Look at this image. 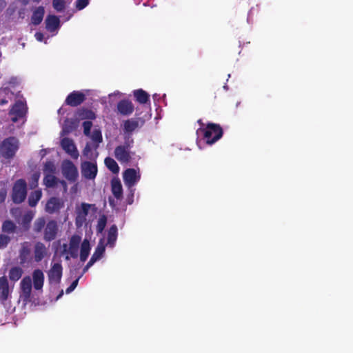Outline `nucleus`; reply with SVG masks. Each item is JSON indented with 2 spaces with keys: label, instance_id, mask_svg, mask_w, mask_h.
I'll return each instance as SVG.
<instances>
[{
  "label": "nucleus",
  "instance_id": "nucleus-47",
  "mask_svg": "<svg viewBox=\"0 0 353 353\" xmlns=\"http://www.w3.org/2000/svg\"><path fill=\"white\" fill-rule=\"evenodd\" d=\"M79 280V277L77 278V279H75L74 281H72V283L70 284V285L68 288H67V289L65 290L66 294H70L76 288V287L78 285Z\"/></svg>",
  "mask_w": 353,
  "mask_h": 353
},
{
  "label": "nucleus",
  "instance_id": "nucleus-32",
  "mask_svg": "<svg viewBox=\"0 0 353 353\" xmlns=\"http://www.w3.org/2000/svg\"><path fill=\"white\" fill-rule=\"evenodd\" d=\"M33 217L34 214L31 211H28L23 215L21 221H19V223L27 230L30 228V224Z\"/></svg>",
  "mask_w": 353,
  "mask_h": 353
},
{
  "label": "nucleus",
  "instance_id": "nucleus-31",
  "mask_svg": "<svg viewBox=\"0 0 353 353\" xmlns=\"http://www.w3.org/2000/svg\"><path fill=\"white\" fill-rule=\"evenodd\" d=\"M2 231L8 234H13L16 232L17 225L11 220H6L2 223Z\"/></svg>",
  "mask_w": 353,
  "mask_h": 353
},
{
  "label": "nucleus",
  "instance_id": "nucleus-33",
  "mask_svg": "<svg viewBox=\"0 0 353 353\" xmlns=\"http://www.w3.org/2000/svg\"><path fill=\"white\" fill-rule=\"evenodd\" d=\"M46 223L44 217L37 218L34 222L33 231L37 234L41 232L42 230H44Z\"/></svg>",
  "mask_w": 353,
  "mask_h": 353
},
{
  "label": "nucleus",
  "instance_id": "nucleus-59",
  "mask_svg": "<svg viewBox=\"0 0 353 353\" xmlns=\"http://www.w3.org/2000/svg\"><path fill=\"white\" fill-rule=\"evenodd\" d=\"M62 294H63V291H61V293H60V294L59 295L58 298H59V296H62Z\"/></svg>",
  "mask_w": 353,
  "mask_h": 353
},
{
  "label": "nucleus",
  "instance_id": "nucleus-58",
  "mask_svg": "<svg viewBox=\"0 0 353 353\" xmlns=\"http://www.w3.org/2000/svg\"><path fill=\"white\" fill-rule=\"evenodd\" d=\"M34 2L39 3L41 0H32Z\"/></svg>",
  "mask_w": 353,
  "mask_h": 353
},
{
  "label": "nucleus",
  "instance_id": "nucleus-16",
  "mask_svg": "<svg viewBox=\"0 0 353 353\" xmlns=\"http://www.w3.org/2000/svg\"><path fill=\"white\" fill-rule=\"evenodd\" d=\"M144 121L141 118H132L127 119L123 123V130L125 134L131 135L136 129L141 127Z\"/></svg>",
  "mask_w": 353,
  "mask_h": 353
},
{
  "label": "nucleus",
  "instance_id": "nucleus-35",
  "mask_svg": "<svg viewBox=\"0 0 353 353\" xmlns=\"http://www.w3.org/2000/svg\"><path fill=\"white\" fill-rule=\"evenodd\" d=\"M92 140L94 142V148L97 150L99 147V143L103 141V137L101 131L99 129H94L92 134L90 136Z\"/></svg>",
  "mask_w": 353,
  "mask_h": 353
},
{
  "label": "nucleus",
  "instance_id": "nucleus-5",
  "mask_svg": "<svg viewBox=\"0 0 353 353\" xmlns=\"http://www.w3.org/2000/svg\"><path fill=\"white\" fill-rule=\"evenodd\" d=\"M63 176L70 182H74L78 178V170L70 160H64L61 165Z\"/></svg>",
  "mask_w": 353,
  "mask_h": 353
},
{
  "label": "nucleus",
  "instance_id": "nucleus-45",
  "mask_svg": "<svg viewBox=\"0 0 353 353\" xmlns=\"http://www.w3.org/2000/svg\"><path fill=\"white\" fill-rule=\"evenodd\" d=\"M89 4V0H77L76 1V8L78 10L84 9Z\"/></svg>",
  "mask_w": 353,
  "mask_h": 353
},
{
  "label": "nucleus",
  "instance_id": "nucleus-56",
  "mask_svg": "<svg viewBox=\"0 0 353 353\" xmlns=\"http://www.w3.org/2000/svg\"><path fill=\"white\" fill-rule=\"evenodd\" d=\"M133 196H134V193H133V192L132 191V193H131V197H132V199H131V201H128V203H129V204H132V201H133L132 197H133Z\"/></svg>",
  "mask_w": 353,
  "mask_h": 353
},
{
  "label": "nucleus",
  "instance_id": "nucleus-18",
  "mask_svg": "<svg viewBox=\"0 0 353 353\" xmlns=\"http://www.w3.org/2000/svg\"><path fill=\"white\" fill-rule=\"evenodd\" d=\"M117 108L118 112L123 116H129L134 110L133 103L128 99H122L119 101L117 103Z\"/></svg>",
  "mask_w": 353,
  "mask_h": 353
},
{
  "label": "nucleus",
  "instance_id": "nucleus-51",
  "mask_svg": "<svg viewBox=\"0 0 353 353\" xmlns=\"http://www.w3.org/2000/svg\"><path fill=\"white\" fill-rule=\"evenodd\" d=\"M95 262L93 261L92 260L90 259V261L88 262V263L86 264V265L84 267L83 270V273H85V272L88 271V270L93 265V264Z\"/></svg>",
  "mask_w": 353,
  "mask_h": 353
},
{
  "label": "nucleus",
  "instance_id": "nucleus-55",
  "mask_svg": "<svg viewBox=\"0 0 353 353\" xmlns=\"http://www.w3.org/2000/svg\"><path fill=\"white\" fill-rule=\"evenodd\" d=\"M197 123L201 125V128H204V123H203L202 119H199L197 121Z\"/></svg>",
  "mask_w": 353,
  "mask_h": 353
},
{
  "label": "nucleus",
  "instance_id": "nucleus-6",
  "mask_svg": "<svg viewBox=\"0 0 353 353\" xmlns=\"http://www.w3.org/2000/svg\"><path fill=\"white\" fill-rule=\"evenodd\" d=\"M59 232V225L55 220H50L46 225L43 230V240L50 242L57 238Z\"/></svg>",
  "mask_w": 353,
  "mask_h": 353
},
{
  "label": "nucleus",
  "instance_id": "nucleus-52",
  "mask_svg": "<svg viewBox=\"0 0 353 353\" xmlns=\"http://www.w3.org/2000/svg\"><path fill=\"white\" fill-rule=\"evenodd\" d=\"M10 212H11L12 215L16 218L17 214L18 213H20V210H19V208H12V209H11Z\"/></svg>",
  "mask_w": 353,
  "mask_h": 353
},
{
  "label": "nucleus",
  "instance_id": "nucleus-17",
  "mask_svg": "<svg viewBox=\"0 0 353 353\" xmlns=\"http://www.w3.org/2000/svg\"><path fill=\"white\" fill-rule=\"evenodd\" d=\"M10 290L8 279L6 276L0 277V302L3 304L10 297Z\"/></svg>",
  "mask_w": 353,
  "mask_h": 353
},
{
  "label": "nucleus",
  "instance_id": "nucleus-1",
  "mask_svg": "<svg viewBox=\"0 0 353 353\" xmlns=\"http://www.w3.org/2000/svg\"><path fill=\"white\" fill-rule=\"evenodd\" d=\"M196 132L202 134L204 140L208 145L216 143L223 134L221 125L214 123H208L205 128H199Z\"/></svg>",
  "mask_w": 353,
  "mask_h": 353
},
{
  "label": "nucleus",
  "instance_id": "nucleus-14",
  "mask_svg": "<svg viewBox=\"0 0 353 353\" xmlns=\"http://www.w3.org/2000/svg\"><path fill=\"white\" fill-rule=\"evenodd\" d=\"M134 154V152H131L121 145H118L114 149V157L121 163H128Z\"/></svg>",
  "mask_w": 353,
  "mask_h": 353
},
{
  "label": "nucleus",
  "instance_id": "nucleus-7",
  "mask_svg": "<svg viewBox=\"0 0 353 353\" xmlns=\"http://www.w3.org/2000/svg\"><path fill=\"white\" fill-rule=\"evenodd\" d=\"M63 274V267L60 262L52 265L48 272V277L50 283L58 284L60 283Z\"/></svg>",
  "mask_w": 353,
  "mask_h": 353
},
{
  "label": "nucleus",
  "instance_id": "nucleus-15",
  "mask_svg": "<svg viewBox=\"0 0 353 353\" xmlns=\"http://www.w3.org/2000/svg\"><path fill=\"white\" fill-rule=\"evenodd\" d=\"M21 294L20 296L23 301L30 300L32 292V281L30 276H25L21 281Z\"/></svg>",
  "mask_w": 353,
  "mask_h": 353
},
{
  "label": "nucleus",
  "instance_id": "nucleus-37",
  "mask_svg": "<svg viewBox=\"0 0 353 353\" xmlns=\"http://www.w3.org/2000/svg\"><path fill=\"white\" fill-rule=\"evenodd\" d=\"M77 128V123L74 119H67L64 121L63 126V132L65 134H69L74 130Z\"/></svg>",
  "mask_w": 353,
  "mask_h": 353
},
{
  "label": "nucleus",
  "instance_id": "nucleus-34",
  "mask_svg": "<svg viewBox=\"0 0 353 353\" xmlns=\"http://www.w3.org/2000/svg\"><path fill=\"white\" fill-rule=\"evenodd\" d=\"M23 274V270L20 267H13L9 271V278L12 281H17Z\"/></svg>",
  "mask_w": 353,
  "mask_h": 353
},
{
  "label": "nucleus",
  "instance_id": "nucleus-29",
  "mask_svg": "<svg viewBox=\"0 0 353 353\" xmlns=\"http://www.w3.org/2000/svg\"><path fill=\"white\" fill-rule=\"evenodd\" d=\"M105 251V247L102 242H99L97 245L93 254L92 255L90 259L93 261L96 262L101 259L103 256Z\"/></svg>",
  "mask_w": 353,
  "mask_h": 353
},
{
  "label": "nucleus",
  "instance_id": "nucleus-46",
  "mask_svg": "<svg viewBox=\"0 0 353 353\" xmlns=\"http://www.w3.org/2000/svg\"><path fill=\"white\" fill-rule=\"evenodd\" d=\"M39 179V173L36 172V173H34L32 175L31 182L30 183V185L31 188H36L38 185Z\"/></svg>",
  "mask_w": 353,
  "mask_h": 353
},
{
  "label": "nucleus",
  "instance_id": "nucleus-41",
  "mask_svg": "<svg viewBox=\"0 0 353 353\" xmlns=\"http://www.w3.org/2000/svg\"><path fill=\"white\" fill-rule=\"evenodd\" d=\"M124 143L123 145H121V146L124 147L125 149L130 150L131 148L133 146L134 140L131 137V135L125 134L124 136Z\"/></svg>",
  "mask_w": 353,
  "mask_h": 353
},
{
  "label": "nucleus",
  "instance_id": "nucleus-22",
  "mask_svg": "<svg viewBox=\"0 0 353 353\" xmlns=\"http://www.w3.org/2000/svg\"><path fill=\"white\" fill-rule=\"evenodd\" d=\"M32 279L34 289L37 290H41L44 283L43 272L39 269L35 270L32 273Z\"/></svg>",
  "mask_w": 353,
  "mask_h": 353
},
{
  "label": "nucleus",
  "instance_id": "nucleus-30",
  "mask_svg": "<svg viewBox=\"0 0 353 353\" xmlns=\"http://www.w3.org/2000/svg\"><path fill=\"white\" fill-rule=\"evenodd\" d=\"M42 196L41 190H35L30 194L28 197V204L30 207H35Z\"/></svg>",
  "mask_w": 353,
  "mask_h": 353
},
{
  "label": "nucleus",
  "instance_id": "nucleus-11",
  "mask_svg": "<svg viewBox=\"0 0 353 353\" xmlns=\"http://www.w3.org/2000/svg\"><path fill=\"white\" fill-rule=\"evenodd\" d=\"M61 146L72 158L77 159L79 157L78 150L72 139L68 137L63 138L61 141Z\"/></svg>",
  "mask_w": 353,
  "mask_h": 353
},
{
  "label": "nucleus",
  "instance_id": "nucleus-23",
  "mask_svg": "<svg viewBox=\"0 0 353 353\" xmlns=\"http://www.w3.org/2000/svg\"><path fill=\"white\" fill-rule=\"evenodd\" d=\"M112 192L117 199H121L123 196V188L121 183L118 179H113L111 181Z\"/></svg>",
  "mask_w": 353,
  "mask_h": 353
},
{
  "label": "nucleus",
  "instance_id": "nucleus-26",
  "mask_svg": "<svg viewBox=\"0 0 353 353\" xmlns=\"http://www.w3.org/2000/svg\"><path fill=\"white\" fill-rule=\"evenodd\" d=\"M77 116L81 120H94L96 119L95 113L92 110L85 108L79 109L77 112Z\"/></svg>",
  "mask_w": 353,
  "mask_h": 353
},
{
  "label": "nucleus",
  "instance_id": "nucleus-53",
  "mask_svg": "<svg viewBox=\"0 0 353 353\" xmlns=\"http://www.w3.org/2000/svg\"><path fill=\"white\" fill-rule=\"evenodd\" d=\"M35 37H36V38H37V39L38 41H42V39H43V34H42L41 33H40V32H37V33L35 34Z\"/></svg>",
  "mask_w": 353,
  "mask_h": 353
},
{
  "label": "nucleus",
  "instance_id": "nucleus-42",
  "mask_svg": "<svg viewBox=\"0 0 353 353\" xmlns=\"http://www.w3.org/2000/svg\"><path fill=\"white\" fill-rule=\"evenodd\" d=\"M52 6L57 12L63 11L65 7L64 0H53Z\"/></svg>",
  "mask_w": 353,
  "mask_h": 353
},
{
  "label": "nucleus",
  "instance_id": "nucleus-48",
  "mask_svg": "<svg viewBox=\"0 0 353 353\" xmlns=\"http://www.w3.org/2000/svg\"><path fill=\"white\" fill-rule=\"evenodd\" d=\"M92 147L90 143H87L83 150V154L88 158H90V154L92 153Z\"/></svg>",
  "mask_w": 353,
  "mask_h": 353
},
{
  "label": "nucleus",
  "instance_id": "nucleus-19",
  "mask_svg": "<svg viewBox=\"0 0 353 353\" xmlns=\"http://www.w3.org/2000/svg\"><path fill=\"white\" fill-rule=\"evenodd\" d=\"M48 254V248L41 241L35 243L34 246V260L39 263Z\"/></svg>",
  "mask_w": 353,
  "mask_h": 353
},
{
  "label": "nucleus",
  "instance_id": "nucleus-27",
  "mask_svg": "<svg viewBox=\"0 0 353 353\" xmlns=\"http://www.w3.org/2000/svg\"><path fill=\"white\" fill-rule=\"evenodd\" d=\"M90 244L88 239H85L81 245V249H80V261L81 262H85L90 252Z\"/></svg>",
  "mask_w": 353,
  "mask_h": 353
},
{
  "label": "nucleus",
  "instance_id": "nucleus-4",
  "mask_svg": "<svg viewBox=\"0 0 353 353\" xmlns=\"http://www.w3.org/2000/svg\"><path fill=\"white\" fill-rule=\"evenodd\" d=\"M81 238L80 236L74 234L72 235L70 239L69 247L68 248L67 244H63V250L62 253H68L70 256L68 254L65 256V260H69L70 257L73 259H77L78 257V251L79 248V244L81 243Z\"/></svg>",
  "mask_w": 353,
  "mask_h": 353
},
{
  "label": "nucleus",
  "instance_id": "nucleus-2",
  "mask_svg": "<svg viewBox=\"0 0 353 353\" xmlns=\"http://www.w3.org/2000/svg\"><path fill=\"white\" fill-rule=\"evenodd\" d=\"M19 148V141L15 137L4 139L0 143V155L6 160L12 159Z\"/></svg>",
  "mask_w": 353,
  "mask_h": 353
},
{
  "label": "nucleus",
  "instance_id": "nucleus-21",
  "mask_svg": "<svg viewBox=\"0 0 353 353\" xmlns=\"http://www.w3.org/2000/svg\"><path fill=\"white\" fill-rule=\"evenodd\" d=\"M133 95L136 101L140 104H147L150 105V95L147 92L142 89H137L133 91Z\"/></svg>",
  "mask_w": 353,
  "mask_h": 353
},
{
  "label": "nucleus",
  "instance_id": "nucleus-57",
  "mask_svg": "<svg viewBox=\"0 0 353 353\" xmlns=\"http://www.w3.org/2000/svg\"><path fill=\"white\" fill-rule=\"evenodd\" d=\"M61 184H62L63 185L66 186V183H65V181H61Z\"/></svg>",
  "mask_w": 353,
  "mask_h": 353
},
{
  "label": "nucleus",
  "instance_id": "nucleus-9",
  "mask_svg": "<svg viewBox=\"0 0 353 353\" xmlns=\"http://www.w3.org/2000/svg\"><path fill=\"white\" fill-rule=\"evenodd\" d=\"M64 207V201L61 198L50 197L45 207V210L48 214L57 213Z\"/></svg>",
  "mask_w": 353,
  "mask_h": 353
},
{
  "label": "nucleus",
  "instance_id": "nucleus-28",
  "mask_svg": "<svg viewBox=\"0 0 353 353\" xmlns=\"http://www.w3.org/2000/svg\"><path fill=\"white\" fill-rule=\"evenodd\" d=\"M118 230L116 225H112L108 232L107 242L109 245L113 247L117 239Z\"/></svg>",
  "mask_w": 353,
  "mask_h": 353
},
{
  "label": "nucleus",
  "instance_id": "nucleus-54",
  "mask_svg": "<svg viewBox=\"0 0 353 353\" xmlns=\"http://www.w3.org/2000/svg\"><path fill=\"white\" fill-rule=\"evenodd\" d=\"M8 100L6 99H2L0 100V105L3 106L8 103Z\"/></svg>",
  "mask_w": 353,
  "mask_h": 353
},
{
  "label": "nucleus",
  "instance_id": "nucleus-40",
  "mask_svg": "<svg viewBox=\"0 0 353 353\" xmlns=\"http://www.w3.org/2000/svg\"><path fill=\"white\" fill-rule=\"evenodd\" d=\"M107 223V217L105 215H102L99 217L97 225V231L99 233H101L106 225Z\"/></svg>",
  "mask_w": 353,
  "mask_h": 353
},
{
  "label": "nucleus",
  "instance_id": "nucleus-25",
  "mask_svg": "<svg viewBox=\"0 0 353 353\" xmlns=\"http://www.w3.org/2000/svg\"><path fill=\"white\" fill-rule=\"evenodd\" d=\"M45 14V10L43 6L37 7L32 13L31 17V22L33 25L37 26L43 21Z\"/></svg>",
  "mask_w": 353,
  "mask_h": 353
},
{
  "label": "nucleus",
  "instance_id": "nucleus-3",
  "mask_svg": "<svg viewBox=\"0 0 353 353\" xmlns=\"http://www.w3.org/2000/svg\"><path fill=\"white\" fill-rule=\"evenodd\" d=\"M27 183L25 179H17L13 184L11 192V199L14 203H23L27 196Z\"/></svg>",
  "mask_w": 353,
  "mask_h": 353
},
{
  "label": "nucleus",
  "instance_id": "nucleus-38",
  "mask_svg": "<svg viewBox=\"0 0 353 353\" xmlns=\"http://www.w3.org/2000/svg\"><path fill=\"white\" fill-rule=\"evenodd\" d=\"M58 183V179L54 174H45L43 183L48 188H54Z\"/></svg>",
  "mask_w": 353,
  "mask_h": 353
},
{
  "label": "nucleus",
  "instance_id": "nucleus-12",
  "mask_svg": "<svg viewBox=\"0 0 353 353\" xmlns=\"http://www.w3.org/2000/svg\"><path fill=\"white\" fill-rule=\"evenodd\" d=\"M123 177L125 185L132 188L140 180L141 175L135 169L128 168L124 171Z\"/></svg>",
  "mask_w": 353,
  "mask_h": 353
},
{
  "label": "nucleus",
  "instance_id": "nucleus-50",
  "mask_svg": "<svg viewBox=\"0 0 353 353\" xmlns=\"http://www.w3.org/2000/svg\"><path fill=\"white\" fill-rule=\"evenodd\" d=\"M81 208L85 215H87L90 208V205L88 203H83L81 204Z\"/></svg>",
  "mask_w": 353,
  "mask_h": 353
},
{
  "label": "nucleus",
  "instance_id": "nucleus-39",
  "mask_svg": "<svg viewBox=\"0 0 353 353\" xmlns=\"http://www.w3.org/2000/svg\"><path fill=\"white\" fill-rule=\"evenodd\" d=\"M56 168L52 161H46L43 166V172L45 174H54Z\"/></svg>",
  "mask_w": 353,
  "mask_h": 353
},
{
  "label": "nucleus",
  "instance_id": "nucleus-10",
  "mask_svg": "<svg viewBox=\"0 0 353 353\" xmlns=\"http://www.w3.org/2000/svg\"><path fill=\"white\" fill-rule=\"evenodd\" d=\"M86 97L84 93L80 91H72L66 97L65 103L71 107H77L84 102Z\"/></svg>",
  "mask_w": 353,
  "mask_h": 353
},
{
  "label": "nucleus",
  "instance_id": "nucleus-24",
  "mask_svg": "<svg viewBox=\"0 0 353 353\" xmlns=\"http://www.w3.org/2000/svg\"><path fill=\"white\" fill-rule=\"evenodd\" d=\"M60 25L59 18L55 15H48L46 19V28L48 30L53 32Z\"/></svg>",
  "mask_w": 353,
  "mask_h": 353
},
{
  "label": "nucleus",
  "instance_id": "nucleus-8",
  "mask_svg": "<svg viewBox=\"0 0 353 353\" xmlns=\"http://www.w3.org/2000/svg\"><path fill=\"white\" fill-rule=\"evenodd\" d=\"M98 172L97 163L84 161L81 163V174L86 179H95Z\"/></svg>",
  "mask_w": 353,
  "mask_h": 353
},
{
  "label": "nucleus",
  "instance_id": "nucleus-49",
  "mask_svg": "<svg viewBox=\"0 0 353 353\" xmlns=\"http://www.w3.org/2000/svg\"><path fill=\"white\" fill-rule=\"evenodd\" d=\"M7 196V190L6 188H1L0 190V203H3L6 201Z\"/></svg>",
  "mask_w": 353,
  "mask_h": 353
},
{
  "label": "nucleus",
  "instance_id": "nucleus-36",
  "mask_svg": "<svg viewBox=\"0 0 353 353\" xmlns=\"http://www.w3.org/2000/svg\"><path fill=\"white\" fill-rule=\"evenodd\" d=\"M105 166L113 173H118L119 167L117 163L111 157H106L104 160Z\"/></svg>",
  "mask_w": 353,
  "mask_h": 353
},
{
  "label": "nucleus",
  "instance_id": "nucleus-20",
  "mask_svg": "<svg viewBox=\"0 0 353 353\" xmlns=\"http://www.w3.org/2000/svg\"><path fill=\"white\" fill-rule=\"evenodd\" d=\"M30 248L28 242H24L21 244V248L19 250V259L20 263L23 265L30 261Z\"/></svg>",
  "mask_w": 353,
  "mask_h": 353
},
{
  "label": "nucleus",
  "instance_id": "nucleus-44",
  "mask_svg": "<svg viewBox=\"0 0 353 353\" xmlns=\"http://www.w3.org/2000/svg\"><path fill=\"white\" fill-rule=\"evenodd\" d=\"M83 134L87 136H90V131L92 126V123L91 121H85L83 122Z\"/></svg>",
  "mask_w": 353,
  "mask_h": 353
},
{
  "label": "nucleus",
  "instance_id": "nucleus-13",
  "mask_svg": "<svg viewBox=\"0 0 353 353\" xmlns=\"http://www.w3.org/2000/svg\"><path fill=\"white\" fill-rule=\"evenodd\" d=\"M26 114V104L19 100L16 101L9 112V114L14 115V117L12 118V121L14 123H16L19 119L23 117Z\"/></svg>",
  "mask_w": 353,
  "mask_h": 353
},
{
  "label": "nucleus",
  "instance_id": "nucleus-43",
  "mask_svg": "<svg viewBox=\"0 0 353 353\" xmlns=\"http://www.w3.org/2000/svg\"><path fill=\"white\" fill-rule=\"evenodd\" d=\"M10 237L6 234H0V249L6 248L10 242Z\"/></svg>",
  "mask_w": 353,
  "mask_h": 353
}]
</instances>
